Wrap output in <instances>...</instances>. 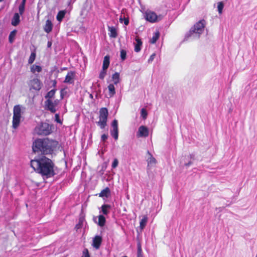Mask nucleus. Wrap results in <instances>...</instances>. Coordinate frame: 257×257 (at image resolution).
I'll return each instance as SVG.
<instances>
[{"label":"nucleus","instance_id":"obj_6","mask_svg":"<svg viewBox=\"0 0 257 257\" xmlns=\"http://www.w3.org/2000/svg\"><path fill=\"white\" fill-rule=\"evenodd\" d=\"M205 24V21L204 20L199 21L198 22L196 23L194 25L193 27L190 29L189 33L190 34L193 33H196L198 34H201L204 30Z\"/></svg>","mask_w":257,"mask_h":257},{"label":"nucleus","instance_id":"obj_29","mask_svg":"<svg viewBox=\"0 0 257 257\" xmlns=\"http://www.w3.org/2000/svg\"><path fill=\"white\" fill-rule=\"evenodd\" d=\"M119 73H115L113 74V84H116L119 82Z\"/></svg>","mask_w":257,"mask_h":257},{"label":"nucleus","instance_id":"obj_33","mask_svg":"<svg viewBox=\"0 0 257 257\" xmlns=\"http://www.w3.org/2000/svg\"><path fill=\"white\" fill-rule=\"evenodd\" d=\"M84 220V218L83 217H81L79 219L78 223L75 226V228L76 229L81 228Z\"/></svg>","mask_w":257,"mask_h":257},{"label":"nucleus","instance_id":"obj_40","mask_svg":"<svg viewBox=\"0 0 257 257\" xmlns=\"http://www.w3.org/2000/svg\"><path fill=\"white\" fill-rule=\"evenodd\" d=\"M155 55H156L155 54H153L152 55H151L148 61L149 62L152 61L154 60V59L155 57Z\"/></svg>","mask_w":257,"mask_h":257},{"label":"nucleus","instance_id":"obj_25","mask_svg":"<svg viewBox=\"0 0 257 257\" xmlns=\"http://www.w3.org/2000/svg\"><path fill=\"white\" fill-rule=\"evenodd\" d=\"M55 93V90L53 89L48 92L45 96V98L47 99H52Z\"/></svg>","mask_w":257,"mask_h":257},{"label":"nucleus","instance_id":"obj_30","mask_svg":"<svg viewBox=\"0 0 257 257\" xmlns=\"http://www.w3.org/2000/svg\"><path fill=\"white\" fill-rule=\"evenodd\" d=\"M17 31L14 30L11 32L9 36V41L10 43H12L16 35Z\"/></svg>","mask_w":257,"mask_h":257},{"label":"nucleus","instance_id":"obj_31","mask_svg":"<svg viewBox=\"0 0 257 257\" xmlns=\"http://www.w3.org/2000/svg\"><path fill=\"white\" fill-rule=\"evenodd\" d=\"M101 208L103 213L104 214H107L108 213V209L110 208V206L104 205L101 207Z\"/></svg>","mask_w":257,"mask_h":257},{"label":"nucleus","instance_id":"obj_9","mask_svg":"<svg viewBox=\"0 0 257 257\" xmlns=\"http://www.w3.org/2000/svg\"><path fill=\"white\" fill-rule=\"evenodd\" d=\"M30 89H33L36 90H40L42 87V84L40 81L37 79L35 78L30 81Z\"/></svg>","mask_w":257,"mask_h":257},{"label":"nucleus","instance_id":"obj_4","mask_svg":"<svg viewBox=\"0 0 257 257\" xmlns=\"http://www.w3.org/2000/svg\"><path fill=\"white\" fill-rule=\"evenodd\" d=\"M13 113V127L17 128L19 125L21 118V106L20 105L14 106Z\"/></svg>","mask_w":257,"mask_h":257},{"label":"nucleus","instance_id":"obj_11","mask_svg":"<svg viewBox=\"0 0 257 257\" xmlns=\"http://www.w3.org/2000/svg\"><path fill=\"white\" fill-rule=\"evenodd\" d=\"M138 133L139 137H147L149 136V130L146 126L141 125L139 128Z\"/></svg>","mask_w":257,"mask_h":257},{"label":"nucleus","instance_id":"obj_7","mask_svg":"<svg viewBox=\"0 0 257 257\" xmlns=\"http://www.w3.org/2000/svg\"><path fill=\"white\" fill-rule=\"evenodd\" d=\"M58 103L59 100L57 99L54 101H53L52 99H47L45 102V105L48 110L52 112H55L56 111V107Z\"/></svg>","mask_w":257,"mask_h":257},{"label":"nucleus","instance_id":"obj_39","mask_svg":"<svg viewBox=\"0 0 257 257\" xmlns=\"http://www.w3.org/2000/svg\"><path fill=\"white\" fill-rule=\"evenodd\" d=\"M118 160L115 159L113 160V168H115L118 165Z\"/></svg>","mask_w":257,"mask_h":257},{"label":"nucleus","instance_id":"obj_45","mask_svg":"<svg viewBox=\"0 0 257 257\" xmlns=\"http://www.w3.org/2000/svg\"><path fill=\"white\" fill-rule=\"evenodd\" d=\"M52 46V42L51 41H48L47 43V47L48 48H50Z\"/></svg>","mask_w":257,"mask_h":257},{"label":"nucleus","instance_id":"obj_43","mask_svg":"<svg viewBox=\"0 0 257 257\" xmlns=\"http://www.w3.org/2000/svg\"><path fill=\"white\" fill-rule=\"evenodd\" d=\"M109 30L110 31L109 36L111 37H112V28L109 27Z\"/></svg>","mask_w":257,"mask_h":257},{"label":"nucleus","instance_id":"obj_3","mask_svg":"<svg viewBox=\"0 0 257 257\" xmlns=\"http://www.w3.org/2000/svg\"><path fill=\"white\" fill-rule=\"evenodd\" d=\"M35 132L38 135H48L51 132V127L46 122L41 123L36 127Z\"/></svg>","mask_w":257,"mask_h":257},{"label":"nucleus","instance_id":"obj_8","mask_svg":"<svg viewBox=\"0 0 257 257\" xmlns=\"http://www.w3.org/2000/svg\"><path fill=\"white\" fill-rule=\"evenodd\" d=\"M109 56H106L103 60V68L102 70L100 72L99 74V78L100 79H103L105 74H106V71L107 69L108 68V67L109 64Z\"/></svg>","mask_w":257,"mask_h":257},{"label":"nucleus","instance_id":"obj_14","mask_svg":"<svg viewBox=\"0 0 257 257\" xmlns=\"http://www.w3.org/2000/svg\"><path fill=\"white\" fill-rule=\"evenodd\" d=\"M113 138L115 140H117L118 136V130L117 126V121L115 119L113 120Z\"/></svg>","mask_w":257,"mask_h":257},{"label":"nucleus","instance_id":"obj_41","mask_svg":"<svg viewBox=\"0 0 257 257\" xmlns=\"http://www.w3.org/2000/svg\"><path fill=\"white\" fill-rule=\"evenodd\" d=\"M55 118H56V120L58 122H59V123H61L60 119H59V115L58 114H55Z\"/></svg>","mask_w":257,"mask_h":257},{"label":"nucleus","instance_id":"obj_18","mask_svg":"<svg viewBox=\"0 0 257 257\" xmlns=\"http://www.w3.org/2000/svg\"><path fill=\"white\" fill-rule=\"evenodd\" d=\"M44 29L45 31L47 33H50L52 31V24L50 20H48L46 21Z\"/></svg>","mask_w":257,"mask_h":257},{"label":"nucleus","instance_id":"obj_1","mask_svg":"<svg viewBox=\"0 0 257 257\" xmlns=\"http://www.w3.org/2000/svg\"><path fill=\"white\" fill-rule=\"evenodd\" d=\"M31 166L35 171L43 176L50 177L54 175V164L50 159L46 157L32 160Z\"/></svg>","mask_w":257,"mask_h":257},{"label":"nucleus","instance_id":"obj_46","mask_svg":"<svg viewBox=\"0 0 257 257\" xmlns=\"http://www.w3.org/2000/svg\"><path fill=\"white\" fill-rule=\"evenodd\" d=\"M191 162H189L188 163L186 164H185V165H186V166H189V165H191Z\"/></svg>","mask_w":257,"mask_h":257},{"label":"nucleus","instance_id":"obj_16","mask_svg":"<svg viewBox=\"0 0 257 257\" xmlns=\"http://www.w3.org/2000/svg\"><path fill=\"white\" fill-rule=\"evenodd\" d=\"M148 217L147 215H145L143 216L142 219L141 220L140 222V228L141 230L144 229V228L146 226V224L148 222Z\"/></svg>","mask_w":257,"mask_h":257},{"label":"nucleus","instance_id":"obj_28","mask_svg":"<svg viewBox=\"0 0 257 257\" xmlns=\"http://www.w3.org/2000/svg\"><path fill=\"white\" fill-rule=\"evenodd\" d=\"M224 8V4L222 2H219L217 3V9L219 14H221Z\"/></svg>","mask_w":257,"mask_h":257},{"label":"nucleus","instance_id":"obj_23","mask_svg":"<svg viewBox=\"0 0 257 257\" xmlns=\"http://www.w3.org/2000/svg\"><path fill=\"white\" fill-rule=\"evenodd\" d=\"M137 254L138 257L143 256V251L142 249V246L140 241H138L137 243Z\"/></svg>","mask_w":257,"mask_h":257},{"label":"nucleus","instance_id":"obj_27","mask_svg":"<svg viewBox=\"0 0 257 257\" xmlns=\"http://www.w3.org/2000/svg\"><path fill=\"white\" fill-rule=\"evenodd\" d=\"M65 15V12L64 11H60L57 16V19L58 21L60 22L62 21V20L63 19Z\"/></svg>","mask_w":257,"mask_h":257},{"label":"nucleus","instance_id":"obj_13","mask_svg":"<svg viewBox=\"0 0 257 257\" xmlns=\"http://www.w3.org/2000/svg\"><path fill=\"white\" fill-rule=\"evenodd\" d=\"M101 241L102 239L100 236H96L93 239L92 245L96 249H98L100 246Z\"/></svg>","mask_w":257,"mask_h":257},{"label":"nucleus","instance_id":"obj_32","mask_svg":"<svg viewBox=\"0 0 257 257\" xmlns=\"http://www.w3.org/2000/svg\"><path fill=\"white\" fill-rule=\"evenodd\" d=\"M25 2L26 0H23L21 5L19 6V12L21 15H22L24 11Z\"/></svg>","mask_w":257,"mask_h":257},{"label":"nucleus","instance_id":"obj_22","mask_svg":"<svg viewBox=\"0 0 257 257\" xmlns=\"http://www.w3.org/2000/svg\"><path fill=\"white\" fill-rule=\"evenodd\" d=\"M109 195H110V190L108 188H106L99 194V196L101 197H107Z\"/></svg>","mask_w":257,"mask_h":257},{"label":"nucleus","instance_id":"obj_37","mask_svg":"<svg viewBox=\"0 0 257 257\" xmlns=\"http://www.w3.org/2000/svg\"><path fill=\"white\" fill-rule=\"evenodd\" d=\"M81 257H90L88 250L87 249H85L83 251V255Z\"/></svg>","mask_w":257,"mask_h":257},{"label":"nucleus","instance_id":"obj_10","mask_svg":"<svg viewBox=\"0 0 257 257\" xmlns=\"http://www.w3.org/2000/svg\"><path fill=\"white\" fill-rule=\"evenodd\" d=\"M146 19L151 23L157 21L158 17L156 13L153 12H148L146 13Z\"/></svg>","mask_w":257,"mask_h":257},{"label":"nucleus","instance_id":"obj_24","mask_svg":"<svg viewBox=\"0 0 257 257\" xmlns=\"http://www.w3.org/2000/svg\"><path fill=\"white\" fill-rule=\"evenodd\" d=\"M105 222V218L103 215H99L98 216V224L100 226H103L104 225Z\"/></svg>","mask_w":257,"mask_h":257},{"label":"nucleus","instance_id":"obj_38","mask_svg":"<svg viewBox=\"0 0 257 257\" xmlns=\"http://www.w3.org/2000/svg\"><path fill=\"white\" fill-rule=\"evenodd\" d=\"M108 90L109 91H110V96L111 97V93H112V84H110L109 86H108Z\"/></svg>","mask_w":257,"mask_h":257},{"label":"nucleus","instance_id":"obj_19","mask_svg":"<svg viewBox=\"0 0 257 257\" xmlns=\"http://www.w3.org/2000/svg\"><path fill=\"white\" fill-rule=\"evenodd\" d=\"M20 22V16L18 13L15 14L12 20V24L14 26H17Z\"/></svg>","mask_w":257,"mask_h":257},{"label":"nucleus","instance_id":"obj_42","mask_svg":"<svg viewBox=\"0 0 257 257\" xmlns=\"http://www.w3.org/2000/svg\"><path fill=\"white\" fill-rule=\"evenodd\" d=\"M107 138V136L106 135H105V134L103 135L102 136H101V140L103 141H105V140Z\"/></svg>","mask_w":257,"mask_h":257},{"label":"nucleus","instance_id":"obj_36","mask_svg":"<svg viewBox=\"0 0 257 257\" xmlns=\"http://www.w3.org/2000/svg\"><path fill=\"white\" fill-rule=\"evenodd\" d=\"M141 115L144 118H146L147 115V112L144 108L141 110Z\"/></svg>","mask_w":257,"mask_h":257},{"label":"nucleus","instance_id":"obj_17","mask_svg":"<svg viewBox=\"0 0 257 257\" xmlns=\"http://www.w3.org/2000/svg\"><path fill=\"white\" fill-rule=\"evenodd\" d=\"M137 44L135 45V51L136 52H139L141 49V46L142 45V42L138 37H136L135 38Z\"/></svg>","mask_w":257,"mask_h":257},{"label":"nucleus","instance_id":"obj_15","mask_svg":"<svg viewBox=\"0 0 257 257\" xmlns=\"http://www.w3.org/2000/svg\"><path fill=\"white\" fill-rule=\"evenodd\" d=\"M148 154L149 155V157L147 159L148 166L155 165L157 163L156 160L149 152H148Z\"/></svg>","mask_w":257,"mask_h":257},{"label":"nucleus","instance_id":"obj_34","mask_svg":"<svg viewBox=\"0 0 257 257\" xmlns=\"http://www.w3.org/2000/svg\"><path fill=\"white\" fill-rule=\"evenodd\" d=\"M126 52L124 50H121L120 51V58L122 61H124L126 59Z\"/></svg>","mask_w":257,"mask_h":257},{"label":"nucleus","instance_id":"obj_12","mask_svg":"<svg viewBox=\"0 0 257 257\" xmlns=\"http://www.w3.org/2000/svg\"><path fill=\"white\" fill-rule=\"evenodd\" d=\"M74 72L72 71L69 72L65 77L64 82L70 84L72 83L74 81Z\"/></svg>","mask_w":257,"mask_h":257},{"label":"nucleus","instance_id":"obj_2","mask_svg":"<svg viewBox=\"0 0 257 257\" xmlns=\"http://www.w3.org/2000/svg\"><path fill=\"white\" fill-rule=\"evenodd\" d=\"M58 142L48 139H38L33 145V150L35 153H42L44 155L50 154L57 147Z\"/></svg>","mask_w":257,"mask_h":257},{"label":"nucleus","instance_id":"obj_26","mask_svg":"<svg viewBox=\"0 0 257 257\" xmlns=\"http://www.w3.org/2000/svg\"><path fill=\"white\" fill-rule=\"evenodd\" d=\"M31 70L33 73H35L36 72H40L42 70V68L40 66L37 65H33L31 68Z\"/></svg>","mask_w":257,"mask_h":257},{"label":"nucleus","instance_id":"obj_5","mask_svg":"<svg viewBox=\"0 0 257 257\" xmlns=\"http://www.w3.org/2000/svg\"><path fill=\"white\" fill-rule=\"evenodd\" d=\"M108 111L106 108H101L99 110V120L97 124L101 128H103L106 125Z\"/></svg>","mask_w":257,"mask_h":257},{"label":"nucleus","instance_id":"obj_20","mask_svg":"<svg viewBox=\"0 0 257 257\" xmlns=\"http://www.w3.org/2000/svg\"><path fill=\"white\" fill-rule=\"evenodd\" d=\"M120 23H122L123 22L125 26H127L129 24V18L128 17H125L124 15H121L119 18Z\"/></svg>","mask_w":257,"mask_h":257},{"label":"nucleus","instance_id":"obj_47","mask_svg":"<svg viewBox=\"0 0 257 257\" xmlns=\"http://www.w3.org/2000/svg\"><path fill=\"white\" fill-rule=\"evenodd\" d=\"M113 94L115 93V89H114V87H113Z\"/></svg>","mask_w":257,"mask_h":257},{"label":"nucleus","instance_id":"obj_21","mask_svg":"<svg viewBox=\"0 0 257 257\" xmlns=\"http://www.w3.org/2000/svg\"><path fill=\"white\" fill-rule=\"evenodd\" d=\"M160 37V33L159 31H157L153 36V37L151 39L150 42L151 44H155L158 40Z\"/></svg>","mask_w":257,"mask_h":257},{"label":"nucleus","instance_id":"obj_35","mask_svg":"<svg viewBox=\"0 0 257 257\" xmlns=\"http://www.w3.org/2000/svg\"><path fill=\"white\" fill-rule=\"evenodd\" d=\"M35 57H36V54L35 53H32L31 54V56L29 59V64L33 63L35 59Z\"/></svg>","mask_w":257,"mask_h":257},{"label":"nucleus","instance_id":"obj_44","mask_svg":"<svg viewBox=\"0 0 257 257\" xmlns=\"http://www.w3.org/2000/svg\"><path fill=\"white\" fill-rule=\"evenodd\" d=\"M117 36L116 30L113 28V38Z\"/></svg>","mask_w":257,"mask_h":257}]
</instances>
